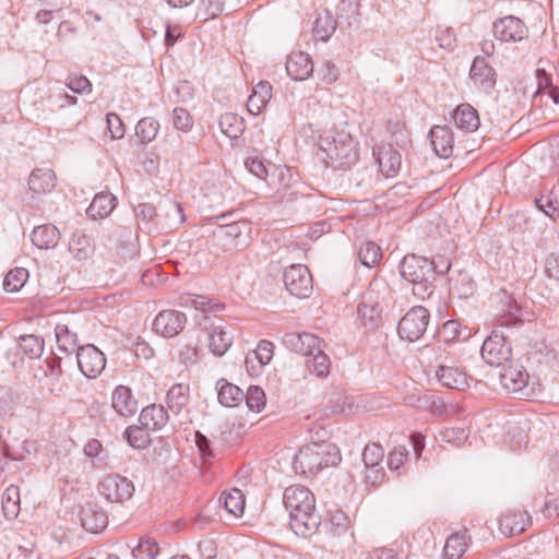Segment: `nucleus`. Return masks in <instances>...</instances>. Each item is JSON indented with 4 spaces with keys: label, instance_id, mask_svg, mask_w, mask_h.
<instances>
[{
    "label": "nucleus",
    "instance_id": "7ed1b4c3",
    "mask_svg": "<svg viewBox=\"0 0 559 559\" xmlns=\"http://www.w3.org/2000/svg\"><path fill=\"white\" fill-rule=\"evenodd\" d=\"M341 462L338 448L330 442L309 443L299 449L293 462L296 473L314 474Z\"/></svg>",
    "mask_w": 559,
    "mask_h": 559
},
{
    "label": "nucleus",
    "instance_id": "aec40b11",
    "mask_svg": "<svg viewBox=\"0 0 559 559\" xmlns=\"http://www.w3.org/2000/svg\"><path fill=\"white\" fill-rule=\"evenodd\" d=\"M469 79L476 86L489 91L496 84V71L485 58L478 56L472 63Z\"/></svg>",
    "mask_w": 559,
    "mask_h": 559
},
{
    "label": "nucleus",
    "instance_id": "6ab92c4d",
    "mask_svg": "<svg viewBox=\"0 0 559 559\" xmlns=\"http://www.w3.org/2000/svg\"><path fill=\"white\" fill-rule=\"evenodd\" d=\"M287 74L295 81H304L313 72V62L304 51L292 52L286 61Z\"/></svg>",
    "mask_w": 559,
    "mask_h": 559
},
{
    "label": "nucleus",
    "instance_id": "bb28decb",
    "mask_svg": "<svg viewBox=\"0 0 559 559\" xmlns=\"http://www.w3.org/2000/svg\"><path fill=\"white\" fill-rule=\"evenodd\" d=\"M452 119L455 127L465 133L476 131L480 124L477 110L469 104L459 105L453 111Z\"/></svg>",
    "mask_w": 559,
    "mask_h": 559
},
{
    "label": "nucleus",
    "instance_id": "20e7f679",
    "mask_svg": "<svg viewBox=\"0 0 559 559\" xmlns=\"http://www.w3.org/2000/svg\"><path fill=\"white\" fill-rule=\"evenodd\" d=\"M429 321V311L423 306H415L411 308L400 320L397 333L402 340L416 342L427 331Z\"/></svg>",
    "mask_w": 559,
    "mask_h": 559
},
{
    "label": "nucleus",
    "instance_id": "9b49d317",
    "mask_svg": "<svg viewBox=\"0 0 559 559\" xmlns=\"http://www.w3.org/2000/svg\"><path fill=\"white\" fill-rule=\"evenodd\" d=\"M283 503L289 515L301 510H311L316 506L314 495L301 485L287 487L283 495Z\"/></svg>",
    "mask_w": 559,
    "mask_h": 559
},
{
    "label": "nucleus",
    "instance_id": "c03bdc74",
    "mask_svg": "<svg viewBox=\"0 0 559 559\" xmlns=\"http://www.w3.org/2000/svg\"><path fill=\"white\" fill-rule=\"evenodd\" d=\"M336 29V22L330 14L319 15L314 21L313 33L317 39L328 40Z\"/></svg>",
    "mask_w": 559,
    "mask_h": 559
},
{
    "label": "nucleus",
    "instance_id": "412c9836",
    "mask_svg": "<svg viewBox=\"0 0 559 559\" xmlns=\"http://www.w3.org/2000/svg\"><path fill=\"white\" fill-rule=\"evenodd\" d=\"M429 139L435 153L439 157L448 158L454 147L453 132L448 126H435L429 132Z\"/></svg>",
    "mask_w": 559,
    "mask_h": 559
},
{
    "label": "nucleus",
    "instance_id": "a211bd4d",
    "mask_svg": "<svg viewBox=\"0 0 559 559\" xmlns=\"http://www.w3.org/2000/svg\"><path fill=\"white\" fill-rule=\"evenodd\" d=\"M380 171L386 177H394L401 168V154L392 145H381L373 148Z\"/></svg>",
    "mask_w": 559,
    "mask_h": 559
},
{
    "label": "nucleus",
    "instance_id": "4be33fe9",
    "mask_svg": "<svg viewBox=\"0 0 559 559\" xmlns=\"http://www.w3.org/2000/svg\"><path fill=\"white\" fill-rule=\"evenodd\" d=\"M81 523L85 531L97 534L108 524L107 513L95 503H87L81 511Z\"/></svg>",
    "mask_w": 559,
    "mask_h": 559
},
{
    "label": "nucleus",
    "instance_id": "f3484780",
    "mask_svg": "<svg viewBox=\"0 0 559 559\" xmlns=\"http://www.w3.org/2000/svg\"><path fill=\"white\" fill-rule=\"evenodd\" d=\"M438 382L452 390H464L468 386V376L466 372L455 366L439 365L435 371Z\"/></svg>",
    "mask_w": 559,
    "mask_h": 559
},
{
    "label": "nucleus",
    "instance_id": "f8f14e48",
    "mask_svg": "<svg viewBox=\"0 0 559 559\" xmlns=\"http://www.w3.org/2000/svg\"><path fill=\"white\" fill-rule=\"evenodd\" d=\"M493 35L501 41H520L527 36L525 24L513 15L497 20L492 25Z\"/></svg>",
    "mask_w": 559,
    "mask_h": 559
},
{
    "label": "nucleus",
    "instance_id": "ea45409f",
    "mask_svg": "<svg viewBox=\"0 0 559 559\" xmlns=\"http://www.w3.org/2000/svg\"><path fill=\"white\" fill-rule=\"evenodd\" d=\"M19 348L29 359L39 358L44 352V340L34 334L22 335Z\"/></svg>",
    "mask_w": 559,
    "mask_h": 559
},
{
    "label": "nucleus",
    "instance_id": "f704fd0d",
    "mask_svg": "<svg viewBox=\"0 0 559 559\" xmlns=\"http://www.w3.org/2000/svg\"><path fill=\"white\" fill-rule=\"evenodd\" d=\"M217 397L222 405L234 407L242 401L243 392L239 386L222 379L217 382Z\"/></svg>",
    "mask_w": 559,
    "mask_h": 559
},
{
    "label": "nucleus",
    "instance_id": "603ef678",
    "mask_svg": "<svg viewBox=\"0 0 559 559\" xmlns=\"http://www.w3.org/2000/svg\"><path fill=\"white\" fill-rule=\"evenodd\" d=\"M62 373L60 357L53 355L45 359L44 376L48 378L51 383L59 382Z\"/></svg>",
    "mask_w": 559,
    "mask_h": 559
},
{
    "label": "nucleus",
    "instance_id": "5fc2aeb1",
    "mask_svg": "<svg viewBox=\"0 0 559 559\" xmlns=\"http://www.w3.org/2000/svg\"><path fill=\"white\" fill-rule=\"evenodd\" d=\"M66 85L69 90L78 94L92 92V83L82 74H70L66 80Z\"/></svg>",
    "mask_w": 559,
    "mask_h": 559
},
{
    "label": "nucleus",
    "instance_id": "0eeeda50",
    "mask_svg": "<svg viewBox=\"0 0 559 559\" xmlns=\"http://www.w3.org/2000/svg\"><path fill=\"white\" fill-rule=\"evenodd\" d=\"M283 281L288 293L298 298H308L313 289L312 276L304 264L286 267Z\"/></svg>",
    "mask_w": 559,
    "mask_h": 559
},
{
    "label": "nucleus",
    "instance_id": "4468645a",
    "mask_svg": "<svg viewBox=\"0 0 559 559\" xmlns=\"http://www.w3.org/2000/svg\"><path fill=\"white\" fill-rule=\"evenodd\" d=\"M204 329H211L209 333V348L215 356H223L231 346L234 336L222 324H215L210 317L204 316L201 323Z\"/></svg>",
    "mask_w": 559,
    "mask_h": 559
},
{
    "label": "nucleus",
    "instance_id": "49530a36",
    "mask_svg": "<svg viewBox=\"0 0 559 559\" xmlns=\"http://www.w3.org/2000/svg\"><path fill=\"white\" fill-rule=\"evenodd\" d=\"M123 436L134 449H144L150 443V436L144 427L130 426L124 430Z\"/></svg>",
    "mask_w": 559,
    "mask_h": 559
},
{
    "label": "nucleus",
    "instance_id": "13d9d810",
    "mask_svg": "<svg viewBox=\"0 0 559 559\" xmlns=\"http://www.w3.org/2000/svg\"><path fill=\"white\" fill-rule=\"evenodd\" d=\"M467 437L468 433L464 428H447L441 432L442 440L453 445L462 444Z\"/></svg>",
    "mask_w": 559,
    "mask_h": 559
},
{
    "label": "nucleus",
    "instance_id": "f257e3e1",
    "mask_svg": "<svg viewBox=\"0 0 559 559\" xmlns=\"http://www.w3.org/2000/svg\"><path fill=\"white\" fill-rule=\"evenodd\" d=\"M450 263L443 269H437L433 261L417 254H407L400 262L401 276L413 284V293L420 299L429 297L433 292L436 274H444L450 270Z\"/></svg>",
    "mask_w": 559,
    "mask_h": 559
},
{
    "label": "nucleus",
    "instance_id": "a18cd8bd",
    "mask_svg": "<svg viewBox=\"0 0 559 559\" xmlns=\"http://www.w3.org/2000/svg\"><path fill=\"white\" fill-rule=\"evenodd\" d=\"M28 277V271L24 267L11 270L3 281V288L7 292L14 293L20 290Z\"/></svg>",
    "mask_w": 559,
    "mask_h": 559
},
{
    "label": "nucleus",
    "instance_id": "1a4fd4ad",
    "mask_svg": "<svg viewBox=\"0 0 559 559\" xmlns=\"http://www.w3.org/2000/svg\"><path fill=\"white\" fill-rule=\"evenodd\" d=\"M76 360L81 372L90 379L97 378L106 366L105 355L92 344L78 349Z\"/></svg>",
    "mask_w": 559,
    "mask_h": 559
},
{
    "label": "nucleus",
    "instance_id": "b1692460",
    "mask_svg": "<svg viewBox=\"0 0 559 559\" xmlns=\"http://www.w3.org/2000/svg\"><path fill=\"white\" fill-rule=\"evenodd\" d=\"M247 225L243 222L218 225L213 229L210 242L213 247L225 248L233 243L236 238L242 235Z\"/></svg>",
    "mask_w": 559,
    "mask_h": 559
},
{
    "label": "nucleus",
    "instance_id": "393cba45",
    "mask_svg": "<svg viewBox=\"0 0 559 559\" xmlns=\"http://www.w3.org/2000/svg\"><path fill=\"white\" fill-rule=\"evenodd\" d=\"M500 326L511 328L524 321V311L512 296L503 294V298L500 300Z\"/></svg>",
    "mask_w": 559,
    "mask_h": 559
},
{
    "label": "nucleus",
    "instance_id": "3c124183",
    "mask_svg": "<svg viewBox=\"0 0 559 559\" xmlns=\"http://www.w3.org/2000/svg\"><path fill=\"white\" fill-rule=\"evenodd\" d=\"M224 5L225 0H201L199 15L204 20L214 19L223 12Z\"/></svg>",
    "mask_w": 559,
    "mask_h": 559
},
{
    "label": "nucleus",
    "instance_id": "72a5a7b5",
    "mask_svg": "<svg viewBox=\"0 0 559 559\" xmlns=\"http://www.w3.org/2000/svg\"><path fill=\"white\" fill-rule=\"evenodd\" d=\"M167 406L178 415L187 406L189 402V386L182 383L174 384L167 392Z\"/></svg>",
    "mask_w": 559,
    "mask_h": 559
},
{
    "label": "nucleus",
    "instance_id": "2f4dec72",
    "mask_svg": "<svg viewBox=\"0 0 559 559\" xmlns=\"http://www.w3.org/2000/svg\"><path fill=\"white\" fill-rule=\"evenodd\" d=\"M468 539L469 537L467 536L466 530L453 533L448 537L443 547V558L460 559L467 549Z\"/></svg>",
    "mask_w": 559,
    "mask_h": 559
},
{
    "label": "nucleus",
    "instance_id": "37998d69",
    "mask_svg": "<svg viewBox=\"0 0 559 559\" xmlns=\"http://www.w3.org/2000/svg\"><path fill=\"white\" fill-rule=\"evenodd\" d=\"M245 495L240 489L234 488L225 495L224 507L226 511L238 518L245 511Z\"/></svg>",
    "mask_w": 559,
    "mask_h": 559
},
{
    "label": "nucleus",
    "instance_id": "09e8293b",
    "mask_svg": "<svg viewBox=\"0 0 559 559\" xmlns=\"http://www.w3.org/2000/svg\"><path fill=\"white\" fill-rule=\"evenodd\" d=\"M243 397L249 409L255 413H260L266 403L264 391L257 385H250Z\"/></svg>",
    "mask_w": 559,
    "mask_h": 559
},
{
    "label": "nucleus",
    "instance_id": "cd10ccee",
    "mask_svg": "<svg viewBox=\"0 0 559 559\" xmlns=\"http://www.w3.org/2000/svg\"><path fill=\"white\" fill-rule=\"evenodd\" d=\"M56 187V176L53 170L38 168L32 171L28 178V188L35 194H46Z\"/></svg>",
    "mask_w": 559,
    "mask_h": 559
},
{
    "label": "nucleus",
    "instance_id": "9d476101",
    "mask_svg": "<svg viewBox=\"0 0 559 559\" xmlns=\"http://www.w3.org/2000/svg\"><path fill=\"white\" fill-rule=\"evenodd\" d=\"M187 316L178 310L160 311L153 321V330L163 337H174L186 326Z\"/></svg>",
    "mask_w": 559,
    "mask_h": 559
},
{
    "label": "nucleus",
    "instance_id": "338daca9",
    "mask_svg": "<svg viewBox=\"0 0 559 559\" xmlns=\"http://www.w3.org/2000/svg\"><path fill=\"white\" fill-rule=\"evenodd\" d=\"M201 559H214L217 556V546L212 539H202L198 545Z\"/></svg>",
    "mask_w": 559,
    "mask_h": 559
},
{
    "label": "nucleus",
    "instance_id": "58836bf2",
    "mask_svg": "<svg viewBox=\"0 0 559 559\" xmlns=\"http://www.w3.org/2000/svg\"><path fill=\"white\" fill-rule=\"evenodd\" d=\"M2 511L8 520H13L20 512V489L11 485L2 495Z\"/></svg>",
    "mask_w": 559,
    "mask_h": 559
},
{
    "label": "nucleus",
    "instance_id": "864d4df0",
    "mask_svg": "<svg viewBox=\"0 0 559 559\" xmlns=\"http://www.w3.org/2000/svg\"><path fill=\"white\" fill-rule=\"evenodd\" d=\"M523 514H520L522 521H516V515H504L500 519V530L503 534L514 535L522 533L524 527Z\"/></svg>",
    "mask_w": 559,
    "mask_h": 559
},
{
    "label": "nucleus",
    "instance_id": "bf43d9fd",
    "mask_svg": "<svg viewBox=\"0 0 559 559\" xmlns=\"http://www.w3.org/2000/svg\"><path fill=\"white\" fill-rule=\"evenodd\" d=\"M106 120H107L108 130L111 134V138L112 139L123 138L126 130H124V124H123L121 118L115 112H109V114H107Z\"/></svg>",
    "mask_w": 559,
    "mask_h": 559
},
{
    "label": "nucleus",
    "instance_id": "052dcab7",
    "mask_svg": "<svg viewBox=\"0 0 559 559\" xmlns=\"http://www.w3.org/2000/svg\"><path fill=\"white\" fill-rule=\"evenodd\" d=\"M252 352L257 355L262 365L266 366L273 358L274 345L266 340H262Z\"/></svg>",
    "mask_w": 559,
    "mask_h": 559
},
{
    "label": "nucleus",
    "instance_id": "de8ad7c7",
    "mask_svg": "<svg viewBox=\"0 0 559 559\" xmlns=\"http://www.w3.org/2000/svg\"><path fill=\"white\" fill-rule=\"evenodd\" d=\"M158 554L159 547L157 543L148 538H141L138 545L132 548L134 559H156Z\"/></svg>",
    "mask_w": 559,
    "mask_h": 559
},
{
    "label": "nucleus",
    "instance_id": "c756f323",
    "mask_svg": "<svg viewBox=\"0 0 559 559\" xmlns=\"http://www.w3.org/2000/svg\"><path fill=\"white\" fill-rule=\"evenodd\" d=\"M115 201L116 198L108 192L97 193L86 210L87 216L97 219L109 215L116 206Z\"/></svg>",
    "mask_w": 559,
    "mask_h": 559
},
{
    "label": "nucleus",
    "instance_id": "c85d7f7f",
    "mask_svg": "<svg viewBox=\"0 0 559 559\" xmlns=\"http://www.w3.org/2000/svg\"><path fill=\"white\" fill-rule=\"evenodd\" d=\"M60 239V233L53 225L45 224L33 229L31 240L39 249L55 248Z\"/></svg>",
    "mask_w": 559,
    "mask_h": 559
},
{
    "label": "nucleus",
    "instance_id": "dca6fc26",
    "mask_svg": "<svg viewBox=\"0 0 559 559\" xmlns=\"http://www.w3.org/2000/svg\"><path fill=\"white\" fill-rule=\"evenodd\" d=\"M499 379L508 393H520L528 383V373L522 366L504 365L499 372Z\"/></svg>",
    "mask_w": 559,
    "mask_h": 559
},
{
    "label": "nucleus",
    "instance_id": "5701e85b",
    "mask_svg": "<svg viewBox=\"0 0 559 559\" xmlns=\"http://www.w3.org/2000/svg\"><path fill=\"white\" fill-rule=\"evenodd\" d=\"M112 408L123 417L133 416L138 412V401L130 388L118 385L111 394Z\"/></svg>",
    "mask_w": 559,
    "mask_h": 559
},
{
    "label": "nucleus",
    "instance_id": "680f3d73",
    "mask_svg": "<svg viewBox=\"0 0 559 559\" xmlns=\"http://www.w3.org/2000/svg\"><path fill=\"white\" fill-rule=\"evenodd\" d=\"M436 40L443 49H452L455 45L454 32L449 27H439L436 31Z\"/></svg>",
    "mask_w": 559,
    "mask_h": 559
},
{
    "label": "nucleus",
    "instance_id": "69168bd1",
    "mask_svg": "<svg viewBox=\"0 0 559 559\" xmlns=\"http://www.w3.org/2000/svg\"><path fill=\"white\" fill-rule=\"evenodd\" d=\"M245 165L252 175L260 179H264L267 175V169L264 163L258 157H248Z\"/></svg>",
    "mask_w": 559,
    "mask_h": 559
},
{
    "label": "nucleus",
    "instance_id": "4d7b16f0",
    "mask_svg": "<svg viewBox=\"0 0 559 559\" xmlns=\"http://www.w3.org/2000/svg\"><path fill=\"white\" fill-rule=\"evenodd\" d=\"M408 450L404 445L393 448L388 456V466L391 471H399L407 461Z\"/></svg>",
    "mask_w": 559,
    "mask_h": 559
},
{
    "label": "nucleus",
    "instance_id": "a19ab883",
    "mask_svg": "<svg viewBox=\"0 0 559 559\" xmlns=\"http://www.w3.org/2000/svg\"><path fill=\"white\" fill-rule=\"evenodd\" d=\"M358 258L362 265L372 267L382 258L381 248L373 241H366L358 249Z\"/></svg>",
    "mask_w": 559,
    "mask_h": 559
},
{
    "label": "nucleus",
    "instance_id": "7c9ffc66",
    "mask_svg": "<svg viewBox=\"0 0 559 559\" xmlns=\"http://www.w3.org/2000/svg\"><path fill=\"white\" fill-rule=\"evenodd\" d=\"M272 98V86L269 82H260L253 88V93L247 102L248 110L252 115H259Z\"/></svg>",
    "mask_w": 559,
    "mask_h": 559
},
{
    "label": "nucleus",
    "instance_id": "423d86ee",
    "mask_svg": "<svg viewBox=\"0 0 559 559\" xmlns=\"http://www.w3.org/2000/svg\"><path fill=\"white\" fill-rule=\"evenodd\" d=\"M481 357L490 366L503 367L511 358V345L502 331L493 330L484 341Z\"/></svg>",
    "mask_w": 559,
    "mask_h": 559
},
{
    "label": "nucleus",
    "instance_id": "4c0bfd02",
    "mask_svg": "<svg viewBox=\"0 0 559 559\" xmlns=\"http://www.w3.org/2000/svg\"><path fill=\"white\" fill-rule=\"evenodd\" d=\"M221 131L230 139L239 138L245 130L243 119L233 112H226L219 118Z\"/></svg>",
    "mask_w": 559,
    "mask_h": 559
},
{
    "label": "nucleus",
    "instance_id": "6e6d98bb",
    "mask_svg": "<svg viewBox=\"0 0 559 559\" xmlns=\"http://www.w3.org/2000/svg\"><path fill=\"white\" fill-rule=\"evenodd\" d=\"M173 123L177 130L188 132L193 126V120L188 110L176 107L173 110Z\"/></svg>",
    "mask_w": 559,
    "mask_h": 559
},
{
    "label": "nucleus",
    "instance_id": "8fccbe9b",
    "mask_svg": "<svg viewBox=\"0 0 559 559\" xmlns=\"http://www.w3.org/2000/svg\"><path fill=\"white\" fill-rule=\"evenodd\" d=\"M358 318L361 320L362 324L366 328H376L380 320V312L378 311L377 307L373 305H368L366 302H361L358 306Z\"/></svg>",
    "mask_w": 559,
    "mask_h": 559
},
{
    "label": "nucleus",
    "instance_id": "e2e57ef3",
    "mask_svg": "<svg viewBox=\"0 0 559 559\" xmlns=\"http://www.w3.org/2000/svg\"><path fill=\"white\" fill-rule=\"evenodd\" d=\"M544 267L548 277L559 281V250L549 253L545 258Z\"/></svg>",
    "mask_w": 559,
    "mask_h": 559
},
{
    "label": "nucleus",
    "instance_id": "39448f33",
    "mask_svg": "<svg viewBox=\"0 0 559 559\" xmlns=\"http://www.w3.org/2000/svg\"><path fill=\"white\" fill-rule=\"evenodd\" d=\"M133 483L119 474L104 476L97 485V492L110 503H123L134 493Z\"/></svg>",
    "mask_w": 559,
    "mask_h": 559
},
{
    "label": "nucleus",
    "instance_id": "a878e982",
    "mask_svg": "<svg viewBox=\"0 0 559 559\" xmlns=\"http://www.w3.org/2000/svg\"><path fill=\"white\" fill-rule=\"evenodd\" d=\"M168 413L163 405L152 404L142 409L139 420L146 430L157 431L167 424Z\"/></svg>",
    "mask_w": 559,
    "mask_h": 559
},
{
    "label": "nucleus",
    "instance_id": "0e129e2a",
    "mask_svg": "<svg viewBox=\"0 0 559 559\" xmlns=\"http://www.w3.org/2000/svg\"><path fill=\"white\" fill-rule=\"evenodd\" d=\"M134 214L136 218L142 221L145 227H148L150 223L154 219L156 215V210L153 205L148 203H140L134 209Z\"/></svg>",
    "mask_w": 559,
    "mask_h": 559
},
{
    "label": "nucleus",
    "instance_id": "79ce46f5",
    "mask_svg": "<svg viewBox=\"0 0 559 559\" xmlns=\"http://www.w3.org/2000/svg\"><path fill=\"white\" fill-rule=\"evenodd\" d=\"M307 361V366L318 377L325 378L330 373L331 360L329 356L323 352L322 346L314 352Z\"/></svg>",
    "mask_w": 559,
    "mask_h": 559
},
{
    "label": "nucleus",
    "instance_id": "c9c22d12",
    "mask_svg": "<svg viewBox=\"0 0 559 559\" xmlns=\"http://www.w3.org/2000/svg\"><path fill=\"white\" fill-rule=\"evenodd\" d=\"M93 245L91 238L82 231H75L69 242V251L79 260L84 261L93 253Z\"/></svg>",
    "mask_w": 559,
    "mask_h": 559
},
{
    "label": "nucleus",
    "instance_id": "2eb2a0df",
    "mask_svg": "<svg viewBox=\"0 0 559 559\" xmlns=\"http://www.w3.org/2000/svg\"><path fill=\"white\" fill-rule=\"evenodd\" d=\"M283 344L292 352L310 357L323 344V341L311 333L290 332L283 336Z\"/></svg>",
    "mask_w": 559,
    "mask_h": 559
},
{
    "label": "nucleus",
    "instance_id": "6e6552de",
    "mask_svg": "<svg viewBox=\"0 0 559 559\" xmlns=\"http://www.w3.org/2000/svg\"><path fill=\"white\" fill-rule=\"evenodd\" d=\"M384 457L383 448L378 443H369L362 451V462L366 468L365 481L371 486L380 485L385 477L382 466Z\"/></svg>",
    "mask_w": 559,
    "mask_h": 559
},
{
    "label": "nucleus",
    "instance_id": "473e14b6",
    "mask_svg": "<svg viewBox=\"0 0 559 559\" xmlns=\"http://www.w3.org/2000/svg\"><path fill=\"white\" fill-rule=\"evenodd\" d=\"M55 335L58 347L61 352L71 354L81 347L79 346V337L75 332L70 330L67 324H57L55 328Z\"/></svg>",
    "mask_w": 559,
    "mask_h": 559
},
{
    "label": "nucleus",
    "instance_id": "ddd939ff",
    "mask_svg": "<svg viewBox=\"0 0 559 559\" xmlns=\"http://www.w3.org/2000/svg\"><path fill=\"white\" fill-rule=\"evenodd\" d=\"M321 524V515L317 512L316 506L311 510H301L289 515L292 531L300 537L308 538L317 533Z\"/></svg>",
    "mask_w": 559,
    "mask_h": 559
},
{
    "label": "nucleus",
    "instance_id": "e433bc0d",
    "mask_svg": "<svg viewBox=\"0 0 559 559\" xmlns=\"http://www.w3.org/2000/svg\"><path fill=\"white\" fill-rule=\"evenodd\" d=\"M158 131L159 122L153 117H144L135 126V135L142 145L154 141Z\"/></svg>",
    "mask_w": 559,
    "mask_h": 559
},
{
    "label": "nucleus",
    "instance_id": "f03ea898",
    "mask_svg": "<svg viewBox=\"0 0 559 559\" xmlns=\"http://www.w3.org/2000/svg\"><path fill=\"white\" fill-rule=\"evenodd\" d=\"M318 147L325 164L334 169H347L358 160L357 143L344 130H330L321 134Z\"/></svg>",
    "mask_w": 559,
    "mask_h": 559
},
{
    "label": "nucleus",
    "instance_id": "774afa93",
    "mask_svg": "<svg viewBox=\"0 0 559 559\" xmlns=\"http://www.w3.org/2000/svg\"><path fill=\"white\" fill-rule=\"evenodd\" d=\"M245 366H246L247 372L251 377H255V376L260 374L264 367L252 350H249L247 353L246 358H245Z\"/></svg>",
    "mask_w": 559,
    "mask_h": 559
}]
</instances>
